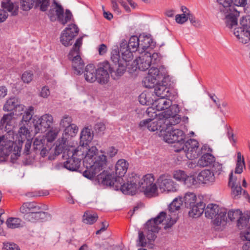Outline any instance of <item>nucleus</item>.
Here are the masks:
<instances>
[{
    "label": "nucleus",
    "mask_w": 250,
    "mask_h": 250,
    "mask_svg": "<svg viewBox=\"0 0 250 250\" xmlns=\"http://www.w3.org/2000/svg\"><path fill=\"white\" fill-rule=\"evenodd\" d=\"M72 122V119L71 116L68 115H64L60 120L59 125L61 128L64 129L70 125Z\"/></svg>",
    "instance_id": "nucleus-51"
},
{
    "label": "nucleus",
    "mask_w": 250,
    "mask_h": 250,
    "mask_svg": "<svg viewBox=\"0 0 250 250\" xmlns=\"http://www.w3.org/2000/svg\"><path fill=\"white\" fill-rule=\"evenodd\" d=\"M153 104L158 111L164 110L168 108H169V110H167V112L173 110V109L171 108V107L173 106L171 105V101L169 99H166L165 97H162L155 100Z\"/></svg>",
    "instance_id": "nucleus-28"
},
{
    "label": "nucleus",
    "mask_w": 250,
    "mask_h": 250,
    "mask_svg": "<svg viewBox=\"0 0 250 250\" xmlns=\"http://www.w3.org/2000/svg\"><path fill=\"white\" fill-rule=\"evenodd\" d=\"M219 9L225 17L227 27L232 29L237 25V18L240 13V8H244L247 4V0H217Z\"/></svg>",
    "instance_id": "nucleus-3"
},
{
    "label": "nucleus",
    "mask_w": 250,
    "mask_h": 250,
    "mask_svg": "<svg viewBox=\"0 0 250 250\" xmlns=\"http://www.w3.org/2000/svg\"><path fill=\"white\" fill-rule=\"evenodd\" d=\"M199 147L198 142L195 139H190L186 142L183 140L179 142L177 149L175 150L176 152L183 151L187 158L189 160H193L197 158L199 153L197 151Z\"/></svg>",
    "instance_id": "nucleus-7"
},
{
    "label": "nucleus",
    "mask_w": 250,
    "mask_h": 250,
    "mask_svg": "<svg viewBox=\"0 0 250 250\" xmlns=\"http://www.w3.org/2000/svg\"><path fill=\"white\" fill-rule=\"evenodd\" d=\"M159 61L158 53L146 51L145 53L141 54V56L136 59L135 64L139 70L146 71L150 67L151 64L155 65Z\"/></svg>",
    "instance_id": "nucleus-9"
},
{
    "label": "nucleus",
    "mask_w": 250,
    "mask_h": 250,
    "mask_svg": "<svg viewBox=\"0 0 250 250\" xmlns=\"http://www.w3.org/2000/svg\"><path fill=\"white\" fill-rule=\"evenodd\" d=\"M163 121L155 119L148 118L141 121L139 123V126L143 129L147 128L150 131L154 132L160 129Z\"/></svg>",
    "instance_id": "nucleus-22"
},
{
    "label": "nucleus",
    "mask_w": 250,
    "mask_h": 250,
    "mask_svg": "<svg viewBox=\"0 0 250 250\" xmlns=\"http://www.w3.org/2000/svg\"><path fill=\"white\" fill-rule=\"evenodd\" d=\"M215 161V157L211 154L206 153L199 159V166L205 167L211 166Z\"/></svg>",
    "instance_id": "nucleus-35"
},
{
    "label": "nucleus",
    "mask_w": 250,
    "mask_h": 250,
    "mask_svg": "<svg viewBox=\"0 0 250 250\" xmlns=\"http://www.w3.org/2000/svg\"><path fill=\"white\" fill-rule=\"evenodd\" d=\"M226 209H222L213 217L211 222L217 230H222L227 224V217Z\"/></svg>",
    "instance_id": "nucleus-21"
},
{
    "label": "nucleus",
    "mask_w": 250,
    "mask_h": 250,
    "mask_svg": "<svg viewBox=\"0 0 250 250\" xmlns=\"http://www.w3.org/2000/svg\"><path fill=\"white\" fill-rule=\"evenodd\" d=\"M190 210L188 214L190 216L196 218L200 216L205 211V204L200 201L196 204H194L191 207H189Z\"/></svg>",
    "instance_id": "nucleus-32"
},
{
    "label": "nucleus",
    "mask_w": 250,
    "mask_h": 250,
    "mask_svg": "<svg viewBox=\"0 0 250 250\" xmlns=\"http://www.w3.org/2000/svg\"><path fill=\"white\" fill-rule=\"evenodd\" d=\"M111 60L116 66H117V64L123 62L122 60L120 58V52L117 47H115L112 49L111 52Z\"/></svg>",
    "instance_id": "nucleus-47"
},
{
    "label": "nucleus",
    "mask_w": 250,
    "mask_h": 250,
    "mask_svg": "<svg viewBox=\"0 0 250 250\" xmlns=\"http://www.w3.org/2000/svg\"><path fill=\"white\" fill-rule=\"evenodd\" d=\"M139 42V37L132 36L130 38L128 43L127 42V46L133 52L138 51L140 53Z\"/></svg>",
    "instance_id": "nucleus-39"
},
{
    "label": "nucleus",
    "mask_w": 250,
    "mask_h": 250,
    "mask_svg": "<svg viewBox=\"0 0 250 250\" xmlns=\"http://www.w3.org/2000/svg\"><path fill=\"white\" fill-rule=\"evenodd\" d=\"M72 154L64 163V167L70 171H78L80 167L81 160L83 159V152L79 148L69 150V155Z\"/></svg>",
    "instance_id": "nucleus-11"
},
{
    "label": "nucleus",
    "mask_w": 250,
    "mask_h": 250,
    "mask_svg": "<svg viewBox=\"0 0 250 250\" xmlns=\"http://www.w3.org/2000/svg\"><path fill=\"white\" fill-rule=\"evenodd\" d=\"M120 49L122 53L123 62L126 63L127 62H129L133 59L134 52L127 47L126 41L125 40L122 41L120 44Z\"/></svg>",
    "instance_id": "nucleus-27"
},
{
    "label": "nucleus",
    "mask_w": 250,
    "mask_h": 250,
    "mask_svg": "<svg viewBox=\"0 0 250 250\" xmlns=\"http://www.w3.org/2000/svg\"><path fill=\"white\" fill-rule=\"evenodd\" d=\"M54 3L56 5L55 6V12L56 13V15L57 17L58 20L62 21V17H63L64 14V10L63 7L60 4L57 3L56 1H54ZM54 10H50L49 11L48 16L50 17L51 21H53L56 19L54 15Z\"/></svg>",
    "instance_id": "nucleus-36"
},
{
    "label": "nucleus",
    "mask_w": 250,
    "mask_h": 250,
    "mask_svg": "<svg viewBox=\"0 0 250 250\" xmlns=\"http://www.w3.org/2000/svg\"><path fill=\"white\" fill-rule=\"evenodd\" d=\"M93 135L91 132V129L88 127H85L83 128L81 133L80 136V144L81 146L78 147L77 148H79V150H82L84 152V145L85 147L88 146L89 147V144L93 139Z\"/></svg>",
    "instance_id": "nucleus-25"
},
{
    "label": "nucleus",
    "mask_w": 250,
    "mask_h": 250,
    "mask_svg": "<svg viewBox=\"0 0 250 250\" xmlns=\"http://www.w3.org/2000/svg\"><path fill=\"white\" fill-rule=\"evenodd\" d=\"M85 146V145H84ZM84 147L85 154H83V164L86 169L83 171V176L88 179H91L102 170L106 166L107 163L106 157L102 154L97 156V149L94 146L87 147Z\"/></svg>",
    "instance_id": "nucleus-2"
},
{
    "label": "nucleus",
    "mask_w": 250,
    "mask_h": 250,
    "mask_svg": "<svg viewBox=\"0 0 250 250\" xmlns=\"http://www.w3.org/2000/svg\"><path fill=\"white\" fill-rule=\"evenodd\" d=\"M53 116L49 114H45L36 121L34 126L38 132H43L49 128L53 123Z\"/></svg>",
    "instance_id": "nucleus-17"
},
{
    "label": "nucleus",
    "mask_w": 250,
    "mask_h": 250,
    "mask_svg": "<svg viewBox=\"0 0 250 250\" xmlns=\"http://www.w3.org/2000/svg\"><path fill=\"white\" fill-rule=\"evenodd\" d=\"M29 134L30 132L27 128L24 125L21 126L20 128L18 134V142L19 144L21 142L22 143L25 140H27V139H29L28 137L30 138Z\"/></svg>",
    "instance_id": "nucleus-44"
},
{
    "label": "nucleus",
    "mask_w": 250,
    "mask_h": 250,
    "mask_svg": "<svg viewBox=\"0 0 250 250\" xmlns=\"http://www.w3.org/2000/svg\"><path fill=\"white\" fill-rule=\"evenodd\" d=\"M237 179L233 177V172L231 171L229 176V186L231 188V195L233 199H237L240 197L243 192V196L246 198H250L249 195L245 190H243L240 185V182H236Z\"/></svg>",
    "instance_id": "nucleus-14"
},
{
    "label": "nucleus",
    "mask_w": 250,
    "mask_h": 250,
    "mask_svg": "<svg viewBox=\"0 0 250 250\" xmlns=\"http://www.w3.org/2000/svg\"><path fill=\"white\" fill-rule=\"evenodd\" d=\"M50 0H21V6L24 11L30 10L35 4V8H39L42 11H45L49 5Z\"/></svg>",
    "instance_id": "nucleus-15"
},
{
    "label": "nucleus",
    "mask_w": 250,
    "mask_h": 250,
    "mask_svg": "<svg viewBox=\"0 0 250 250\" xmlns=\"http://www.w3.org/2000/svg\"><path fill=\"white\" fill-rule=\"evenodd\" d=\"M83 43V37L79 38L76 41L72 48L68 54V59L71 61L72 66L74 73L80 75L84 73L85 80L89 83H93L96 81L97 69L93 64L87 65L83 72L84 63L80 56V48Z\"/></svg>",
    "instance_id": "nucleus-1"
},
{
    "label": "nucleus",
    "mask_w": 250,
    "mask_h": 250,
    "mask_svg": "<svg viewBox=\"0 0 250 250\" xmlns=\"http://www.w3.org/2000/svg\"><path fill=\"white\" fill-rule=\"evenodd\" d=\"M167 77V71L164 66L159 68L152 66L148 75L143 81L144 86L148 88H154L160 82L164 83Z\"/></svg>",
    "instance_id": "nucleus-4"
},
{
    "label": "nucleus",
    "mask_w": 250,
    "mask_h": 250,
    "mask_svg": "<svg viewBox=\"0 0 250 250\" xmlns=\"http://www.w3.org/2000/svg\"><path fill=\"white\" fill-rule=\"evenodd\" d=\"M157 184L163 191L175 192L178 188L177 185L167 175H161L157 180Z\"/></svg>",
    "instance_id": "nucleus-16"
},
{
    "label": "nucleus",
    "mask_w": 250,
    "mask_h": 250,
    "mask_svg": "<svg viewBox=\"0 0 250 250\" xmlns=\"http://www.w3.org/2000/svg\"><path fill=\"white\" fill-rule=\"evenodd\" d=\"M245 167L244 159L243 157L241 156L240 152L237 153V160L236 163V167L235 170V173L237 174H240L243 171V167Z\"/></svg>",
    "instance_id": "nucleus-49"
},
{
    "label": "nucleus",
    "mask_w": 250,
    "mask_h": 250,
    "mask_svg": "<svg viewBox=\"0 0 250 250\" xmlns=\"http://www.w3.org/2000/svg\"><path fill=\"white\" fill-rule=\"evenodd\" d=\"M1 6L3 10L9 12L12 16L18 15L19 5L17 2H12L11 0H5L1 2Z\"/></svg>",
    "instance_id": "nucleus-29"
},
{
    "label": "nucleus",
    "mask_w": 250,
    "mask_h": 250,
    "mask_svg": "<svg viewBox=\"0 0 250 250\" xmlns=\"http://www.w3.org/2000/svg\"><path fill=\"white\" fill-rule=\"evenodd\" d=\"M13 116L14 113L13 112L4 114L0 121V125L2 126L9 125L13 119Z\"/></svg>",
    "instance_id": "nucleus-57"
},
{
    "label": "nucleus",
    "mask_w": 250,
    "mask_h": 250,
    "mask_svg": "<svg viewBox=\"0 0 250 250\" xmlns=\"http://www.w3.org/2000/svg\"><path fill=\"white\" fill-rule=\"evenodd\" d=\"M98 218L97 213L86 211L83 215V221L85 224H93L97 221Z\"/></svg>",
    "instance_id": "nucleus-43"
},
{
    "label": "nucleus",
    "mask_w": 250,
    "mask_h": 250,
    "mask_svg": "<svg viewBox=\"0 0 250 250\" xmlns=\"http://www.w3.org/2000/svg\"><path fill=\"white\" fill-rule=\"evenodd\" d=\"M18 106H20L17 99L15 97L9 99L3 106L4 111H11Z\"/></svg>",
    "instance_id": "nucleus-45"
},
{
    "label": "nucleus",
    "mask_w": 250,
    "mask_h": 250,
    "mask_svg": "<svg viewBox=\"0 0 250 250\" xmlns=\"http://www.w3.org/2000/svg\"><path fill=\"white\" fill-rule=\"evenodd\" d=\"M48 216H49V214L47 212L42 211L41 210H38L36 211L33 212V213L23 215V218L28 222L35 223L39 221H43Z\"/></svg>",
    "instance_id": "nucleus-26"
},
{
    "label": "nucleus",
    "mask_w": 250,
    "mask_h": 250,
    "mask_svg": "<svg viewBox=\"0 0 250 250\" xmlns=\"http://www.w3.org/2000/svg\"><path fill=\"white\" fill-rule=\"evenodd\" d=\"M187 16H188V19L190 22V23L195 27H199L201 26V21L196 19L195 17L193 16L192 14L190 12H188L187 14Z\"/></svg>",
    "instance_id": "nucleus-60"
},
{
    "label": "nucleus",
    "mask_w": 250,
    "mask_h": 250,
    "mask_svg": "<svg viewBox=\"0 0 250 250\" xmlns=\"http://www.w3.org/2000/svg\"><path fill=\"white\" fill-rule=\"evenodd\" d=\"M126 65L127 64L125 63V62H120V63L117 64V66L115 65L112 67L110 66L109 72L110 73L114 72L117 76H121L125 72Z\"/></svg>",
    "instance_id": "nucleus-41"
},
{
    "label": "nucleus",
    "mask_w": 250,
    "mask_h": 250,
    "mask_svg": "<svg viewBox=\"0 0 250 250\" xmlns=\"http://www.w3.org/2000/svg\"><path fill=\"white\" fill-rule=\"evenodd\" d=\"M171 108L174 110V112H172V110L168 112L169 113L167 115L169 116L165 119L164 124L167 127L170 126V128H174L172 126L179 124L181 121V118L177 114L179 111L177 105H173Z\"/></svg>",
    "instance_id": "nucleus-23"
},
{
    "label": "nucleus",
    "mask_w": 250,
    "mask_h": 250,
    "mask_svg": "<svg viewBox=\"0 0 250 250\" xmlns=\"http://www.w3.org/2000/svg\"><path fill=\"white\" fill-rule=\"evenodd\" d=\"M33 111V107L30 106L28 109V111H26L22 116V121L27 122L29 121L32 117V114L31 112Z\"/></svg>",
    "instance_id": "nucleus-63"
},
{
    "label": "nucleus",
    "mask_w": 250,
    "mask_h": 250,
    "mask_svg": "<svg viewBox=\"0 0 250 250\" xmlns=\"http://www.w3.org/2000/svg\"><path fill=\"white\" fill-rule=\"evenodd\" d=\"M197 198L193 192H187L185 194L183 202L185 203L186 208H188L196 203Z\"/></svg>",
    "instance_id": "nucleus-42"
},
{
    "label": "nucleus",
    "mask_w": 250,
    "mask_h": 250,
    "mask_svg": "<svg viewBox=\"0 0 250 250\" xmlns=\"http://www.w3.org/2000/svg\"><path fill=\"white\" fill-rule=\"evenodd\" d=\"M139 102L143 105H149L151 104L149 97L146 93H142L139 97Z\"/></svg>",
    "instance_id": "nucleus-61"
},
{
    "label": "nucleus",
    "mask_w": 250,
    "mask_h": 250,
    "mask_svg": "<svg viewBox=\"0 0 250 250\" xmlns=\"http://www.w3.org/2000/svg\"><path fill=\"white\" fill-rule=\"evenodd\" d=\"M79 28L75 24H70L62 32L60 41L65 46H68L72 44V41L78 35Z\"/></svg>",
    "instance_id": "nucleus-12"
},
{
    "label": "nucleus",
    "mask_w": 250,
    "mask_h": 250,
    "mask_svg": "<svg viewBox=\"0 0 250 250\" xmlns=\"http://www.w3.org/2000/svg\"><path fill=\"white\" fill-rule=\"evenodd\" d=\"M241 238L243 240H246L247 242H250V223L249 227L246 230L242 231L240 234Z\"/></svg>",
    "instance_id": "nucleus-64"
},
{
    "label": "nucleus",
    "mask_w": 250,
    "mask_h": 250,
    "mask_svg": "<svg viewBox=\"0 0 250 250\" xmlns=\"http://www.w3.org/2000/svg\"><path fill=\"white\" fill-rule=\"evenodd\" d=\"M225 208H222L214 204H209L207 207L205 208V214L206 217L210 219H213L215 215L222 209Z\"/></svg>",
    "instance_id": "nucleus-34"
},
{
    "label": "nucleus",
    "mask_w": 250,
    "mask_h": 250,
    "mask_svg": "<svg viewBox=\"0 0 250 250\" xmlns=\"http://www.w3.org/2000/svg\"><path fill=\"white\" fill-rule=\"evenodd\" d=\"M187 187H190L196 185L197 183L196 178L193 176H186V178L183 182Z\"/></svg>",
    "instance_id": "nucleus-59"
},
{
    "label": "nucleus",
    "mask_w": 250,
    "mask_h": 250,
    "mask_svg": "<svg viewBox=\"0 0 250 250\" xmlns=\"http://www.w3.org/2000/svg\"><path fill=\"white\" fill-rule=\"evenodd\" d=\"M250 218V215L248 213L242 214L239 219L237 220V226L238 228L240 229H247L249 227L250 223H248Z\"/></svg>",
    "instance_id": "nucleus-38"
},
{
    "label": "nucleus",
    "mask_w": 250,
    "mask_h": 250,
    "mask_svg": "<svg viewBox=\"0 0 250 250\" xmlns=\"http://www.w3.org/2000/svg\"><path fill=\"white\" fill-rule=\"evenodd\" d=\"M128 167V163L125 159L119 160L115 166V173L118 178L121 177L126 173Z\"/></svg>",
    "instance_id": "nucleus-33"
},
{
    "label": "nucleus",
    "mask_w": 250,
    "mask_h": 250,
    "mask_svg": "<svg viewBox=\"0 0 250 250\" xmlns=\"http://www.w3.org/2000/svg\"><path fill=\"white\" fill-rule=\"evenodd\" d=\"M166 215L165 212L162 211L157 217L149 219L146 223L144 231L148 240H155L156 237V233H158L160 229L159 225L166 219Z\"/></svg>",
    "instance_id": "nucleus-5"
},
{
    "label": "nucleus",
    "mask_w": 250,
    "mask_h": 250,
    "mask_svg": "<svg viewBox=\"0 0 250 250\" xmlns=\"http://www.w3.org/2000/svg\"><path fill=\"white\" fill-rule=\"evenodd\" d=\"M187 174L181 170H176L173 173V178L176 180L180 182H184L186 178Z\"/></svg>",
    "instance_id": "nucleus-58"
},
{
    "label": "nucleus",
    "mask_w": 250,
    "mask_h": 250,
    "mask_svg": "<svg viewBox=\"0 0 250 250\" xmlns=\"http://www.w3.org/2000/svg\"><path fill=\"white\" fill-rule=\"evenodd\" d=\"M2 250H21L19 246L12 242L5 241L2 243Z\"/></svg>",
    "instance_id": "nucleus-52"
},
{
    "label": "nucleus",
    "mask_w": 250,
    "mask_h": 250,
    "mask_svg": "<svg viewBox=\"0 0 250 250\" xmlns=\"http://www.w3.org/2000/svg\"><path fill=\"white\" fill-rule=\"evenodd\" d=\"M110 68V64L108 62H104L101 64L100 67L97 69L96 78L97 82L104 84L106 83L109 79L108 71Z\"/></svg>",
    "instance_id": "nucleus-19"
},
{
    "label": "nucleus",
    "mask_w": 250,
    "mask_h": 250,
    "mask_svg": "<svg viewBox=\"0 0 250 250\" xmlns=\"http://www.w3.org/2000/svg\"><path fill=\"white\" fill-rule=\"evenodd\" d=\"M188 19V16L186 14H177L175 16V21L176 22L179 24H183Z\"/></svg>",
    "instance_id": "nucleus-62"
},
{
    "label": "nucleus",
    "mask_w": 250,
    "mask_h": 250,
    "mask_svg": "<svg viewBox=\"0 0 250 250\" xmlns=\"http://www.w3.org/2000/svg\"><path fill=\"white\" fill-rule=\"evenodd\" d=\"M240 24L241 27L234 29L233 34L240 42L245 44L250 41V15L243 17Z\"/></svg>",
    "instance_id": "nucleus-6"
},
{
    "label": "nucleus",
    "mask_w": 250,
    "mask_h": 250,
    "mask_svg": "<svg viewBox=\"0 0 250 250\" xmlns=\"http://www.w3.org/2000/svg\"><path fill=\"white\" fill-rule=\"evenodd\" d=\"M45 146V140L42 138H37L33 142V149L37 153V151L40 150Z\"/></svg>",
    "instance_id": "nucleus-50"
},
{
    "label": "nucleus",
    "mask_w": 250,
    "mask_h": 250,
    "mask_svg": "<svg viewBox=\"0 0 250 250\" xmlns=\"http://www.w3.org/2000/svg\"><path fill=\"white\" fill-rule=\"evenodd\" d=\"M123 178H119L117 186L114 188V189L118 190L119 189L125 194L134 195L136 193L137 188V185L133 181L127 182L126 184H123Z\"/></svg>",
    "instance_id": "nucleus-20"
},
{
    "label": "nucleus",
    "mask_w": 250,
    "mask_h": 250,
    "mask_svg": "<svg viewBox=\"0 0 250 250\" xmlns=\"http://www.w3.org/2000/svg\"><path fill=\"white\" fill-rule=\"evenodd\" d=\"M78 127L74 124H71L67 126L63 131V136L65 138L70 136L73 137L75 136L78 131Z\"/></svg>",
    "instance_id": "nucleus-46"
},
{
    "label": "nucleus",
    "mask_w": 250,
    "mask_h": 250,
    "mask_svg": "<svg viewBox=\"0 0 250 250\" xmlns=\"http://www.w3.org/2000/svg\"><path fill=\"white\" fill-rule=\"evenodd\" d=\"M212 172L214 173V175H219L221 174L224 172L222 164L215 161L212 165Z\"/></svg>",
    "instance_id": "nucleus-54"
},
{
    "label": "nucleus",
    "mask_w": 250,
    "mask_h": 250,
    "mask_svg": "<svg viewBox=\"0 0 250 250\" xmlns=\"http://www.w3.org/2000/svg\"><path fill=\"white\" fill-rule=\"evenodd\" d=\"M34 74L31 71H25L21 75V80L24 83H29L33 80Z\"/></svg>",
    "instance_id": "nucleus-56"
},
{
    "label": "nucleus",
    "mask_w": 250,
    "mask_h": 250,
    "mask_svg": "<svg viewBox=\"0 0 250 250\" xmlns=\"http://www.w3.org/2000/svg\"><path fill=\"white\" fill-rule=\"evenodd\" d=\"M139 37L140 54L145 53L146 51L150 52V49L155 47L156 43L150 36L140 35Z\"/></svg>",
    "instance_id": "nucleus-24"
},
{
    "label": "nucleus",
    "mask_w": 250,
    "mask_h": 250,
    "mask_svg": "<svg viewBox=\"0 0 250 250\" xmlns=\"http://www.w3.org/2000/svg\"><path fill=\"white\" fill-rule=\"evenodd\" d=\"M242 214V211L239 209L229 210L228 212V218L231 221H234L235 219L237 220Z\"/></svg>",
    "instance_id": "nucleus-53"
},
{
    "label": "nucleus",
    "mask_w": 250,
    "mask_h": 250,
    "mask_svg": "<svg viewBox=\"0 0 250 250\" xmlns=\"http://www.w3.org/2000/svg\"><path fill=\"white\" fill-rule=\"evenodd\" d=\"M59 131L57 128L50 129L46 134V139L48 142H52L56 138Z\"/></svg>",
    "instance_id": "nucleus-55"
},
{
    "label": "nucleus",
    "mask_w": 250,
    "mask_h": 250,
    "mask_svg": "<svg viewBox=\"0 0 250 250\" xmlns=\"http://www.w3.org/2000/svg\"><path fill=\"white\" fill-rule=\"evenodd\" d=\"M197 179L203 184L213 183L215 181V176L210 170L205 169L198 174Z\"/></svg>",
    "instance_id": "nucleus-31"
},
{
    "label": "nucleus",
    "mask_w": 250,
    "mask_h": 250,
    "mask_svg": "<svg viewBox=\"0 0 250 250\" xmlns=\"http://www.w3.org/2000/svg\"><path fill=\"white\" fill-rule=\"evenodd\" d=\"M119 178L115 176L114 174L107 171L104 170L102 173L97 175V180L99 184L104 186L113 187L116 188Z\"/></svg>",
    "instance_id": "nucleus-18"
},
{
    "label": "nucleus",
    "mask_w": 250,
    "mask_h": 250,
    "mask_svg": "<svg viewBox=\"0 0 250 250\" xmlns=\"http://www.w3.org/2000/svg\"><path fill=\"white\" fill-rule=\"evenodd\" d=\"M38 210H42V208L35 202L24 203L20 209V212L23 215L33 213Z\"/></svg>",
    "instance_id": "nucleus-30"
},
{
    "label": "nucleus",
    "mask_w": 250,
    "mask_h": 250,
    "mask_svg": "<svg viewBox=\"0 0 250 250\" xmlns=\"http://www.w3.org/2000/svg\"><path fill=\"white\" fill-rule=\"evenodd\" d=\"M67 138L62 137L61 140L59 139L56 142V146L54 149L55 155H59L62 153L66 147Z\"/></svg>",
    "instance_id": "nucleus-40"
},
{
    "label": "nucleus",
    "mask_w": 250,
    "mask_h": 250,
    "mask_svg": "<svg viewBox=\"0 0 250 250\" xmlns=\"http://www.w3.org/2000/svg\"><path fill=\"white\" fill-rule=\"evenodd\" d=\"M183 201L180 199L175 198L168 207V210L171 214L169 215L167 218V223L165 228L168 229L171 228L177 221V214L176 211L180 208Z\"/></svg>",
    "instance_id": "nucleus-13"
},
{
    "label": "nucleus",
    "mask_w": 250,
    "mask_h": 250,
    "mask_svg": "<svg viewBox=\"0 0 250 250\" xmlns=\"http://www.w3.org/2000/svg\"><path fill=\"white\" fill-rule=\"evenodd\" d=\"M21 220L18 218H8L6 224L7 226L9 229H16L18 228L21 226Z\"/></svg>",
    "instance_id": "nucleus-48"
},
{
    "label": "nucleus",
    "mask_w": 250,
    "mask_h": 250,
    "mask_svg": "<svg viewBox=\"0 0 250 250\" xmlns=\"http://www.w3.org/2000/svg\"><path fill=\"white\" fill-rule=\"evenodd\" d=\"M160 136H162L164 141L167 143H174L175 147L179 146V142L183 140L185 135L183 131L179 129L166 127L165 129H161Z\"/></svg>",
    "instance_id": "nucleus-8"
},
{
    "label": "nucleus",
    "mask_w": 250,
    "mask_h": 250,
    "mask_svg": "<svg viewBox=\"0 0 250 250\" xmlns=\"http://www.w3.org/2000/svg\"><path fill=\"white\" fill-rule=\"evenodd\" d=\"M164 82L161 84L160 82L157 83V84L154 87V93L155 94L160 98H164L168 96V93L169 92V88L167 87L166 85L164 84Z\"/></svg>",
    "instance_id": "nucleus-37"
},
{
    "label": "nucleus",
    "mask_w": 250,
    "mask_h": 250,
    "mask_svg": "<svg viewBox=\"0 0 250 250\" xmlns=\"http://www.w3.org/2000/svg\"><path fill=\"white\" fill-rule=\"evenodd\" d=\"M154 181L152 175L147 174L144 176L139 182L138 188L147 197L156 196L157 195V187Z\"/></svg>",
    "instance_id": "nucleus-10"
}]
</instances>
